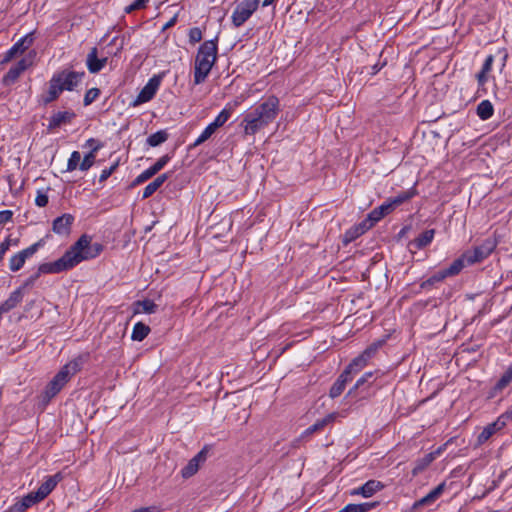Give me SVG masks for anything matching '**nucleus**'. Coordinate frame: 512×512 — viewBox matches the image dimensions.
<instances>
[{
    "mask_svg": "<svg viewBox=\"0 0 512 512\" xmlns=\"http://www.w3.org/2000/svg\"><path fill=\"white\" fill-rule=\"evenodd\" d=\"M102 251V244L97 242L92 243L91 237L84 234L64 253L61 258L53 262L40 264L38 271L27 278L21 288L23 289L34 285L41 274H57L70 270L82 261L96 258Z\"/></svg>",
    "mask_w": 512,
    "mask_h": 512,
    "instance_id": "nucleus-1",
    "label": "nucleus"
},
{
    "mask_svg": "<svg viewBox=\"0 0 512 512\" xmlns=\"http://www.w3.org/2000/svg\"><path fill=\"white\" fill-rule=\"evenodd\" d=\"M280 111L278 97L271 95L254 110L245 114L241 126L246 135H254L272 123Z\"/></svg>",
    "mask_w": 512,
    "mask_h": 512,
    "instance_id": "nucleus-2",
    "label": "nucleus"
},
{
    "mask_svg": "<svg viewBox=\"0 0 512 512\" xmlns=\"http://www.w3.org/2000/svg\"><path fill=\"white\" fill-rule=\"evenodd\" d=\"M218 38L203 42L198 48L194 65V84L203 83L217 60Z\"/></svg>",
    "mask_w": 512,
    "mask_h": 512,
    "instance_id": "nucleus-3",
    "label": "nucleus"
},
{
    "mask_svg": "<svg viewBox=\"0 0 512 512\" xmlns=\"http://www.w3.org/2000/svg\"><path fill=\"white\" fill-rule=\"evenodd\" d=\"M79 370L80 363L78 360H73L65 364L45 387L43 400L46 403L49 402Z\"/></svg>",
    "mask_w": 512,
    "mask_h": 512,
    "instance_id": "nucleus-4",
    "label": "nucleus"
},
{
    "mask_svg": "<svg viewBox=\"0 0 512 512\" xmlns=\"http://www.w3.org/2000/svg\"><path fill=\"white\" fill-rule=\"evenodd\" d=\"M260 0H242L239 2L231 15V21L235 28L241 27L250 19L258 9Z\"/></svg>",
    "mask_w": 512,
    "mask_h": 512,
    "instance_id": "nucleus-5",
    "label": "nucleus"
},
{
    "mask_svg": "<svg viewBox=\"0 0 512 512\" xmlns=\"http://www.w3.org/2000/svg\"><path fill=\"white\" fill-rule=\"evenodd\" d=\"M85 76V72H77L72 70H62L56 72L51 77L53 79V83H56L61 88V93L63 91H73L82 81Z\"/></svg>",
    "mask_w": 512,
    "mask_h": 512,
    "instance_id": "nucleus-6",
    "label": "nucleus"
},
{
    "mask_svg": "<svg viewBox=\"0 0 512 512\" xmlns=\"http://www.w3.org/2000/svg\"><path fill=\"white\" fill-rule=\"evenodd\" d=\"M497 247V241L494 238L485 239L480 245L474 247L473 250L464 252L466 263L473 265L486 259Z\"/></svg>",
    "mask_w": 512,
    "mask_h": 512,
    "instance_id": "nucleus-7",
    "label": "nucleus"
},
{
    "mask_svg": "<svg viewBox=\"0 0 512 512\" xmlns=\"http://www.w3.org/2000/svg\"><path fill=\"white\" fill-rule=\"evenodd\" d=\"M41 245L42 241H38L28 248L14 254L9 260V269L12 272L19 271L24 266L26 259L34 255Z\"/></svg>",
    "mask_w": 512,
    "mask_h": 512,
    "instance_id": "nucleus-8",
    "label": "nucleus"
},
{
    "mask_svg": "<svg viewBox=\"0 0 512 512\" xmlns=\"http://www.w3.org/2000/svg\"><path fill=\"white\" fill-rule=\"evenodd\" d=\"M170 156L168 154L160 157L151 167L144 170L140 173L132 182V186H136L142 184L156 175L160 170H162L165 165L169 162Z\"/></svg>",
    "mask_w": 512,
    "mask_h": 512,
    "instance_id": "nucleus-9",
    "label": "nucleus"
},
{
    "mask_svg": "<svg viewBox=\"0 0 512 512\" xmlns=\"http://www.w3.org/2000/svg\"><path fill=\"white\" fill-rule=\"evenodd\" d=\"M160 85V80L156 77L149 79L146 85L141 89L135 100L133 101V106H138L140 104L146 103L150 101L156 94Z\"/></svg>",
    "mask_w": 512,
    "mask_h": 512,
    "instance_id": "nucleus-10",
    "label": "nucleus"
},
{
    "mask_svg": "<svg viewBox=\"0 0 512 512\" xmlns=\"http://www.w3.org/2000/svg\"><path fill=\"white\" fill-rule=\"evenodd\" d=\"M76 117V114L72 110L67 111H58L52 114L49 118L48 130H55L62 125H66L71 123V121Z\"/></svg>",
    "mask_w": 512,
    "mask_h": 512,
    "instance_id": "nucleus-11",
    "label": "nucleus"
},
{
    "mask_svg": "<svg viewBox=\"0 0 512 512\" xmlns=\"http://www.w3.org/2000/svg\"><path fill=\"white\" fill-rule=\"evenodd\" d=\"M207 458L206 449L199 451L192 459L189 460L187 465L181 470L183 478H190L198 471L200 464L204 463Z\"/></svg>",
    "mask_w": 512,
    "mask_h": 512,
    "instance_id": "nucleus-12",
    "label": "nucleus"
},
{
    "mask_svg": "<svg viewBox=\"0 0 512 512\" xmlns=\"http://www.w3.org/2000/svg\"><path fill=\"white\" fill-rule=\"evenodd\" d=\"M384 487L382 482L372 479L364 483L361 487L353 489L351 495H361L368 498L373 496L376 492L381 491Z\"/></svg>",
    "mask_w": 512,
    "mask_h": 512,
    "instance_id": "nucleus-13",
    "label": "nucleus"
},
{
    "mask_svg": "<svg viewBox=\"0 0 512 512\" xmlns=\"http://www.w3.org/2000/svg\"><path fill=\"white\" fill-rule=\"evenodd\" d=\"M32 42L33 38L31 35H26L22 37L6 52L4 60L10 61L18 54H22L32 45Z\"/></svg>",
    "mask_w": 512,
    "mask_h": 512,
    "instance_id": "nucleus-14",
    "label": "nucleus"
},
{
    "mask_svg": "<svg viewBox=\"0 0 512 512\" xmlns=\"http://www.w3.org/2000/svg\"><path fill=\"white\" fill-rule=\"evenodd\" d=\"M446 489V483L442 482L438 486H436L433 490H431L426 496L417 500L413 504V508L417 509L421 506H429L432 505L444 492Z\"/></svg>",
    "mask_w": 512,
    "mask_h": 512,
    "instance_id": "nucleus-15",
    "label": "nucleus"
},
{
    "mask_svg": "<svg viewBox=\"0 0 512 512\" xmlns=\"http://www.w3.org/2000/svg\"><path fill=\"white\" fill-rule=\"evenodd\" d=\"M107 63V58H98V50L93 47L87 55L86 65L90 73H98Z\"/></svg>",
    "mask_w": 512,
    "mask_h": 512,
    "instance_id": "nucleus-16",
    "label": "nucleus"
},
{
    "mask_svg": "<svg viewBox=\"0 0 512 512\" xmlns=\"http://www.w3.org/2000/svg\"><path fill=\"white\" fill-rule=\"evenodd\" d=\"M74 217L71 214H63L53 221V231L59 235H68L73 224Z\"/></svg>",
    "mask_w": 512,
    "mask_h": 512,
    "instance_id": "nucleus-17",
    "label": "nucleus"
},
{
    "mask_svg": "<svg viewBox=\"0 0 512 512\" xmlns=\"http://www.w3.org/2000/svg\"><path fill=\"white\" fill-rule=\"evenodd\" d=\"M61 95V88L56 83H53V79L51 78L48 82V89L46 92L40 95L38 102L46 106L54 101H56Z\"/></svg>",
    "mask_w": 512,
    "mask_h": 512,
    "instance_id": "nucleus-18",
    "label": "nucleus"
},
{
    "mask_svg": "<svg viewBox=\"0 0 512 512\" xmlns=\"http://www.w3.org/2000/svg\"><path fill=\"white\" fill-rule=\"evenodd\" d=\"M61 478L62 477L60 473L47 477V479L40 485L37 491H35L39 498L41 500L45 499L55 489Z\"/></svg>",
    "mask_w": 512,
    "mask_h": 512,
    "instance_id": "nucleus-19",
    "label": "nucleus"
},
{
    "mask_svg": "<svg viewBox=\"0 0 512 512\" xmlns=\"http://www.w3.org/2000/svg\"><path fill=\"white\" fill-rule=\"evenodd\" d=\"M30 62L26 59L19 60L4 76L5 83H12L29 67Z\"/></svg>",
    "mask_w": 512,
    "mask_h": 512,
    "instance_id": "nucleus-20",
    "label": "nucleus"
},
{
    "mask_svg": "<svg viewBox=\"0 0 512 512\" xmlns=\"http://www.w3.org/2000/svg\"><path fill=\"white\" fill-rule=\"evenodd\" d=\"M22 299V288H18L13 291L9 297L0 305V315L11 311L22 301Z\"/></svg>",
    "mask_w": 512,
    "mask_h": 512,
    "instance_id": "nucleus-21",
    "label": "nucleus"
},
{
    "mask_svg": "<svg viewBox=\"0 0 512 512\" xmlns=\"http://www.w3.org/2000/svg\"><path fill=\"white\" fill-rule=\"evenodd\" d=\"M393 210L391 208V204H388V202H384L379 207L373 209L369 214L367 221H369L368 227H372L375 223L380 221L384 216L391 213Z\"/></svg>",
    "mask_w": 512,
    "mask_h": 512,
    "instance_id": "nucleus-22",
    "label": "nucleus"
},
{
    "mask_svg": "<svg viewBox=\"0 0 512 512\" xmlns=\"http://www.w3.org/2000/svg\"><path fill=\"white\" fill-rule=\"evenodd\" d=\"M336 415L334 413L326 415L324 418L317 420L313 425L308 427L301 435V438L308 437L316 432H320L325 426L332 423Z\"/></svg>",
    "mask_w": 512,
    "mask_h": 512,
    "instance_id": "nucleus-23",
    "label": "nucleus"
},
{
    "mask_svg": "<svg viewBox=\"0 0 512 512\" xmlns=\"http://www.w3.org/2000/svg\"><path fill=\"white\" fill-rule=\"evenodd\" d=\"M351 380L352 376H349L347 373L343 371L330 388L329 396L331 398H337L338 396H340L343 393L346 384Z\"/></svg>",
    "mask_w": 512,
    "mask_h": 512,
    "instance_id": "nucleus-24",
    "label": "nucleus"
},
{
    "mask_svg": "<svg viewBox=\"0 0 512 512\" xmlns=\"http://www.w3.org/2000/svg\"><path fill=\"white\" fill-rule=\"evenodd\" d=\"M375 374H378V371L376 372H366L363 376H361L355 383V385L348 391L347 397L352 396L355 394V392L358 389H366L370 387L376 379Z\"/></svg>",
    "mask_w": 512,
    "mask_h": 512,
    "instance_id": "nucleus-25",
    "label": "nucleus"
},
{
    "mask_svg": "<svg viewBox=\"0 0 512 512\" xmlns=\"http://www.w3.org/2000/svg\"><path fill=\"white\" fill-rule=\"evenodd\" d=\"M504 422L500 421V418L493 422L488 424L486 427L483 428L481 433L477 437L478 444H483L486 441L490 439V437L498 430H500L504 426Z\"/></svg>",
    "mask_w": 512,
    "mask_h": 512,
    "instance_id": "nucleus-26",
    "label": "nucleus"
},
{
    "mask_svg": "<svg viewBox=\"0 0 512 512\" xmlns=\"http://www.w3.org/2000/svg\"><path fill=\"white\" fill-rule=\"evenodd\" d=\"M168 173H163L150 182L143 190L142 199H147L152 196L168 179Z\"/></svg>",
    "mask_w": 512,
    "mask_h": 512,
    "instance_id": "nucleus-27",
    "label": "nucleus"
},
{
    "mask_svg": "<svg viewBox=\"0 0 512 512\" xmlns=\"http://www.w3.org/2000/svg\"><path fill=\"white\" fill-rule=\"evenodd\" d=\"M368 361L369 360L364 357L363 354H360L352 360V362L345 368L344 372L353 377V375L359 373L367 365Z\"/></svg>",
    "mask_w": 512,
    "mask_h": 512,
    "instance_id": "nucleus-28",
    "label": "nucleus"
},
{
    "mask_svg": "<svg viewBox=\"0 0 512 512\" xmlns=\"http://www.w3.org/2000/svg\"><path fill=\"white\" fill-rule=\"evenodd\" d=\"M494 62V56L488 55L483 63V66L479 73L476 75V79L478 82V86L482 87L487 82V74L492 70V65Z\"/></svg>",
    "mask_w": 512,
    "mask_h": 512,
    "instance_id": "nucleus-29",
    "label": "nucleus"
},
{
    "mask_svg": "<svg viewBox=\"0 0 512 512\" xmlns=\"http://www.w3.org/2000/svg\"><path fill=\"white\" fill-rule=\"evenodd\" d=\"M416 194V190L414 188L408 189L406 191L400 192L397 196L389 198L387 200L388 204H391L392 210H394L399 205L403 204L404 202L410 200L412 197H414Z\"/></svg>",
    "mask_w": 512,
    "mask_h": 512,
    "instance_id": "nucleus-30",
    "label": "nucleus"
},
{
    "mask_svg": "<svg viewBox=\"0 0 512 512\" xmlns=\"http://www.w3.org/2000/svg\"><path fill=\"white\" fill-rule=\"evenodd\" d=\"M466 265L468 264L466 263V258L464 257L463 253L459 258L454 260L449 267L443 269L442 271L446 277H452L459 274Z\"/></svg>",
    "mask_w": 512,
    "mask_h": 512,
    "instance_id": "nucleus-31",
    "label": "nucleus"
},
{
    "mask_svg": "<svg viewBox=\"0 0 512 512\" xmlns=\"http://www.w3.org/2000/svg\"><path fill=\"white\" fill-rule=\"evenodd\" d=\"M156 309H157V305L154 303V301H152L150 299L136 301L134 303V314H139V313L152 314V313L156 312Z\"/></svg>",
    "mask_w": 512,
    "mask_h": 512,
    "instance_id": "nucleus-32",
    "label": "nucleus"
},
{
    "mask_svg": "<svg viewBox=\"0 0 512 512\" xmlns=\"http://www.w3.org/2000/svg\"><path fill=\"white\" fill-rule=\"evenodd\" d=\"M476 113L481 120L485 121L493 116L494 107L489 100H483L478 104Z\"/></svg>",
    "mask_w": 512,
    "mask_h": 512,
    "instance_id": "nucleus-33",
    "label": "nucleus"
},
{
    "mask_svg": "<svg viewBox=\"0 0 512 512\" xmlns=\"http://www.w3.org/2000/svg\"><path fill=\"white\" fill-rule=\"evenodd\" d=\"M149 332V326L142 322H138L133 327L131 338L134 341H142L148 336Z\"/></svg>",
    "mask_w": 512,
    "mask_h": 512,
    "instance_id": "nucleus-34",
    "label": "nucleus"
},
{
    "mask_svg": "<svg viewBox=\"0 0 512 512\" xmlns=\"http://www.w3.org/2000/svg\"><path fill=\"white\" fill-rule=\"evenodd\" d=\"M435 231L434 229H429L422 232L415 240L414 245L418 249H422L429 245L434 238Z\"/></svg>",
    "mask_w": 512,
    "mask_h": 512,
    "instance_id": "nucleus-35",
    "label": "nucleus"
},
{
    "mask_svg": "<svg viewBox=\"0 0 512 512\" xmlns=\"http://www.w3.org/2000/svg\"><path fill=\"white\" fill-rule=\"evenodd\" d=\"M435 459L434 453H428L423 458L416 461L415 466L412 470L414 476L425 470Z\"/></svg>",
    "mask_w": 512,
    "mask_h": 512,
    "instance_id": "nucleus-36",
    "label": "nucleus"
},
{
    "mask_svg": "<svg viewBox=\"0 0 512 512\" xmlns=\"http://www.w3.org/2000/svg\"><path fill=\"white\" fill-rule=\"evenodd\" d=\"M102 147V145L100 143H98L93 149L92 151H90L88 154H86L83 158V160L80 162V170L81 171H87L89 170L92 165L94 164L95 162V158H96V155L95 153L97 152V150H99L100 148Z\"/></svg>",
    "mask_w": 512,
    "mask_h": 512,
    "instance_id": "nucleus-37",
    "label": "nucleus"
},
{
    "mask_svg": "<svg viewBox=\"0 0 512 512\" xmlns=\"http://www.w3.org/2000/svg\"><path fill=\"white\" fill-rule=\"evenodd\" d=\"M367 228H369V227L365 221L362 224H360L359 226L349 229L348 231H346V233L344 235V242L349 243V242L353 241L354 239H356L357 237L362 235L364 233L365 229H367Z\"/></svg>",
    "mask_w": 512,
    "mask_h": 512,
    "instance_id": "nucleus-38",
    "label": "nucleus"
},
{
    "mask_svg": "<svg viewBox=\"0 0 512 512\" xmlns=\"http://www.w3.org/2000/svg\"><path fill=\"white\" fill-rule=\"evenodd\" d=\"M168 139V133L165 130L157 131L147 138V144L151 147L159 146Z\"/></svg>",
    "mask_w": 512,
    "mask_h": 512,
    "instance_id": "nucleus-39",
    "label": "nucleus"
},
{
    "mask_svg": "<svg viewBox=\"0 0 512 512\" xmlns=\"http://www.w3.org/2000/svg\"><path fill=\"white\" fill-rule=\"evenodd\" d=\"M512 382V363L508 366L501 378L496 383L494 390L501 391Z\"/></svg>",
    "mask_w": 512,
    "mask_h": 512,
    "instance_id": "nucleus-40",
    "label": "nucleus"
},
{
    "mask_svg": "<svg viewBox=\"0 0 512 512\" xmlns=\"http://www.w3.org/2000/svg\"><path fill=\"white\" fill-rule=\"evenodd\" d=\"M377 505L373 503L348 504L344 507V512H368Z\"/></svg>",
    "mask_w": 512,
    "mask_h": 512,
    "instance_id": "nucleus-41",
    "label": "nucleus"
},
{
    "mask_svg": "<svg viewBox=\"0 0 512 512\" xmlns=\"http://www.w3.org/2000/svg\"><path fill=\"white\" fill-rule=\"evenodd\" d=\"M231 113V108H224L210 124L217 130L229 120Z\"/></svg>",
    "mask_w": 512,
    "mask_h": 512,
    "instance_id": "nucleus-42",
    "label": "nucleus"
},
{
    "mask_svg": "<svg viewBox=\"0 0 512 512\" xmlns=\"http://www.w3.org/2000/svg\"><path fill=\"white\" fill-rule=\"evenodd\" d=\"M445 278H447L442 270L438 271L431 277H429L427 280L423 281L420 285L422 289H428L432 287L434 284L443 281Z\"/></svg>",
    "mask_w": 512,
    "mask_h": 512,
    "instance_id": "nucleus-43",
    "label": "nucleus"
},
{
    "mask_svg": "<svg viewBox=\"0 0 512 512\" xmlns=\"http://www.w3.org/2000/svg\"><path fill=\"white\" fill-rule=\"evenodd\" d=\"M215 131H216V129L211 124H209L202 131V133L199 135V137L195 140V142L193 143L192 146L197 147V146L201 145L202 143L207 141L215 133Z\"/></svg>",
    "mask_w": 512,
    "mask_h": 512,
    "instance_id": "nucleus-44",
    "label": "nucleus"
},
{
    "mask_svg": "<svg viewBox=\"0 0 512 512\" xmlns=\"http://www.w3.org/2000/svg\"><path fill=\"white\" fill-rule=\"evenodd\" d=\"M20 501L22 502L24 508L28 509L42 500L39 498L36 492H30L24 497H22Z\"/></svg>",
    "mask_w": 512,
    "mask_h": 512,
    "instance_id": "nucleus-45",
    "label": "nucleus"
},
{
    "mask_svg": "<svg viewBox=\"0 0 512 512\" xmlns=\"http://www.w3.org/2000/svg\"><path fill=\"white\" fill-rule=\"evenodd\" d=\"M81 154L78 151H73L68 159L67 171H74L77 167L80 168Z\"/></svg>",
    "mask_w": 512,
    "mask_h": 512,
    "instance_id": "nucleus-46",
    "label": "nucleus"
},
{
    "mask_svg": "<svg viewBox=\"0 0 512 512\" xmlns=\"http://www.w3.org/2000/svg\"><path fill=\"white\" fill-rule=\"evenodd\" d=\"M17 244H18V240L17 239L13 240L10 238V236L5 238L4 241H2L0 243V262L3 260L5 253L9 250L11 245L16 246Z\"/></svg>",
    "mask_w": 512,
    "mask_h": 512,
    "instance_id": "nucleus-47",
    "label": "nucleus"
},
{
    "mask_svg": "<svg viewBox=\"0 0 512 512\" xmlns=\"http://www.w3.org/2000/svg\"><path fill=\"white\" fill-rule=\"evenodd\" d=\"M384 341H377L369 345L362 354L364 357H366L368 360H370L374 355L377 353L378 349L383 345Z\"/></svg>",
    "mask_w": 512,
    "mask_h": 512,
    "instance_id": "nucleus-48",
    "label": "nucleus"
},
{
    "mask_svg": "<svg viewBox=\"0 0 512 512\" xmlns=\"http://www.w3.org/2000/svg\"><path fill=\"white\" fill-rule=\"evenodd\" d=\"M100 95V90L98 88H91L89 89L84 96V105L88 106L92 102H94L98 96Z\"/></svg>",
    "mask_w": 512,
    "mask_h": 512,
    "instance_id": "nucleus-49",
    "label": "nucleus"
},
{
    "mask_svg": "<svg viewBox=\"0 0 512 512\" xmlns=\"http://www.w3.org/2000/svg\"><path fill=\"white\" fill-rule=\"evenodd\" d=\"M149 2V0H135L133 3L128 5L125 8L126 13H131L136 10H140L146 7V4Z\"/></svg>",
    "mask_w": 512,
    "mask_h": 512,
    "instance_id": "nucleus-50",
    "label": "nucleus"
},
{
    "mask_svg": "<svg viewBox=\"0 0 512 512\" xmlns=\"http://www.w3.org/2000/svg\"><path fill=\"white\" fill-rule=\"evenodd\" d=\"M202 39V32L199 28L194 27L191 28L189 31V40L192 43L200 42Z\"/></svg>",
    "mask_w": 512,
    "mask_h": 512,
    "instance_id": "nucleus-51",
    "label": "nucleus"
},
{
    "mask_svg": "<svg viewBox=\"0 0 512 512\" xmlns=\"http://www.w3.org/2000/svg\"><path fill=\"white\" fill-rule=\"evenodd\" d=\"M35 204L38 207H45L48 204V196L46 193L42 191H38L36 198H35Z\"/></svg>",
    "mask_w": 512,
    "mask_h": 512,
    "instance_id": "nucleus-52",
    "label": "nucleus"
},
{
    "mask_svg": "<svg viewBox=\"0 0 512 512\" xmlns=\"http://www.w3.org/2000/svg\"><path fill=\"white\" fill-rule=\"evenodd\" d=\"M117 166H118V163H115L111 167L102 170L100 177H99V181L104 182L105 180H107L111 176V174L115 171Z\"/></svg>",
    "mask_w": 512,
    "mask_h": 512,
    "instance_id": "nucleus-53",
    "label": "nucleus"
},
{
    "mask_svg": "<svg viewBox=\"0 0 512 512\" xmlns=\"http://www.w3.org/2000/svg\"><path fill=\"white\" fill-rule=\"evenodd\" d=\"M12 217H13V212L11 210L0 211V226L11 221Z\"/></svg>",
    "mask_w": 512,
    "mask_h": 512,
    "instance_id": "nucleus-54",
    "label": "nucleus"
},
{
    "mask_svg": "<svg viewBox=\"0 0 512 512\" xmlns=\"http://www.w3.org/2000/svg\"><path fill=\"white\" fill-rule=\"evenodd\" d=\"M26 509L22 505V502L18 500L12 506H10L5 512H24Z\"/></svg>",
    "mask_w": 512,
    "mask_h": 512,
    "instance_id": "nucleus-55",
    "label": "nucleus"
},
{
    "mask_svg": "<svg viewBox=\"0 0 512 512\" xmlns=\"http://www.w3.org/2000/svg\"><path fill=\"white\" fill-rule=\"evenodd\" d=\"M132 512H155V508L144 507V508L136 509V510H134Z\"/></svg>",
    "mask_w": 512,
    "mask_h": 512,
    "instance_id": "nucleus-56",
    "label": "nucleus"
},
{
    "mask_svg": "<svg viewBox=\"0 0 512 512\" xmlns=\"http://www.w3.org/2000/svg\"><path fill=\"white\" fill-rule=\"evenodd\" d=\"M383 67V65H378V64H375L373 67H372V74H376L377 72H379L381 70V68Z\"/></svg>",
    "mask_w": 512,
    "mask_h": 512,
    "instance_id": "nucleus-57",
    "label": "nucleus"
},
{
    "mask_svg": "<svg viewBox=\"0 0 512 512\" xmlns=\"http://www.w3.org/2000/svg\"><path fill=\"white\" fill-rule=\"evenodd\" d=\"M275 1L276 0H264L263 6L266 7V6L272 5Z\"/></svg>",
    "mask_w": 512,
    "mask_h": 512,
    "instance_id": "nucleus-58",
    "label": "nucleus"
},
{
    "mask_svg": "<svg viewBox=\"0 0 512 512\" xmlns=\"http://www.w3.org/2000/svg\"><path fill=\"white\" fill-rule=\"evenodd\" d=\"M506 416L509 418H512V406H511V409L506 412Z\"/></svg>",
    "mask_w": 512,
    "mask_h": 512,
    "instance_id": "nucleus-59",
    "label": "nucleus"
},
{
    "mask_svg": "<svg viewBox=\"0 0 512 512\" xmlns=\"http://www.w3.org/2000/svg\"><path fill=\"white\" fill-rule=\"evenodd\" d=\"M507 57H508V55L505 53L504 56H503V66H505V62H506Z\"/></svg>",
    "mask_w": 512,
    "mask_h": 512,
    "instance_id": "nucleus-60",
    "label": "nucleus"
},
{
    "mask_svg": "<svg viewBox=\"0 0 512 512\" xmlns=\"http://www.w3.org/2000/svg\"><path fill=\"white\" fill-rule=\"evenodd\" d=\"M91 142H95V140H94L93 138H90V139L87 141V143H88V144H91Z\"/></svg>",
    "mask_w": 512,
    "mask_h": 512,
    "instance_id": "nucleus-61",
    "label": "nucleus"
}]
</instances>
